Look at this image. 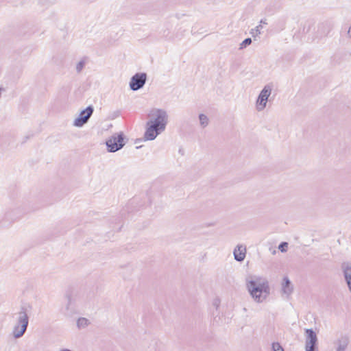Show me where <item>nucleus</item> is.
<instances>
[{
    "mask_svg": "<svg viewBox=\"0 0 351 351\" xmlns=\"http://www.w3.org/2000/svg\"><path fill=\"white\" fill-rule=\"evenodd\" d=\"M148 115L154 117L146 123L144 139L153 141L165 130L168 123V114L163 109L153 108Z\"/></svg>",
    "mask_w": 351,
    "mask_h": 351,
    "instance_id": "f257e3e1",
    "label": "nucleus"
},
{
    "mask_svg": "<svg viewBox=\"0 0 351 351\" xmlns=\"http://www.w3.org/2000/svg\"><path fill=\"white\" fill-rule=\"evenodd\" d=\"M246 282L247 290L256 302H263L270 295V287L267 279L254 276L250 280L246 279Z\"/></svg>",
    "mask_w": 351,
    "mask_h": 351,
    "instance_id": "f03ea898",
    "label": "nucleus"
},
{
    "mask_svg": "<svg viewBox=\"0 0 351 351\" xmlns=\"http://www.w3.org/2000/svg\"><path fill=\"white\" fill-rule=\"evenodd\" d=\"M125 139V136L122 132L114 134L106 141L107 151L114 153L120 150L126 143Z\"/></svg>",
    "mask_w": 351,
    "mask_h": 351,
    "instance_id": "7ed1b4c3",
    "label": "nucleus"
},
{
    "mask_svg": "<svg viewBox=\"0 0 351 351\" xmlns=\"http://www.w3.org/2000/svg\"><path fill=\"white\" fill-rule=\"evenodd\" d=\"M274 85L271 83L266 84L261 91L256 100V109L258 111L263 110L267 106L268 98L273 90Z\"/></svg>",
    "mask_w": 351,
    "mask_h": 351,
    "instance_id": "20e7f679",
    "label": "nucleus"
},
{
    "mask_svg": "<svg viewBox=\"0 0 351 351\" xmlns=\"http://www.w3.org/2000/svg\"><path fill=\"white\" fill-rule=\"evenodd\" d=\"M147 75L146 73H136L131 78L129 82L130 88L136 91L142 88L146 83Z\"/></svg>",
    "mask_w": 351,
    "mask_h": 351,
    "instance_id": "39448f33",
    "label": "nucleus"
},
{
    "mask_svg": "<svg viewBox=\"0 0 351 351\" xmlns=\"http://www.w3.org/2000/svg\"><path fill=\"white\" fill-rule=\"evenodd\" d=\"M93 112V106L92 105L88 106L80 112L78 117L74 120L73 125L77 128L82 127L88 121Z\"/></svg>",
    "mask_w": 351,
    "mask_h": 351,
    "instance_id": "423d86ee",
    "label": "nucleus"
},
{
    "mask_svg": "<svg viewBox=\"0 0 351 351\" xmlns=\"http://www.w3.org/2000/svg\"><path fill=\"white\" fill-rule=\"evenodd\" d=\"M306 339L305 342L306 351H315L317 349V337L315 332L311 328L305 330Z\"/></svg>",
    "mask_w": 351,
    "mask_h": 351,
    "instance_id": "0eeeda50",
    "label": "nucleus"
},
{
    "mask_svg": "<svg viewBox=\"0 0 351 351\" xmlns=\"http://www.w3.org/2000/svg\"><path fill=\"white\" fill-rule=\"evenodd\" d=\"M66 300V304L64 308L62 310V313L66 316H71L75 312V299L73 297L71 293H66L65 295Z\"/></svg>",
    "mask_w": 351,
    "mask_h": 351,
    "instance_id": "6e6552de",
    "label": "nucleus"
},
{
    "mask_svg": "<svg viewBox=\"0 0 351 351\" xmlns=\"http://www.w3.org/2000/svg\"><path fill=\"white\" fill-rule=\"evenodd\" d=\"M29 324V316L26 312V308L22 306L19 313V317L16 326H19L22 330L27 329Z\"/></svg>",
    "mask_w": 351,
    "mask_h": 351,
    "instance_id": "1a4fd4ad",
    "label": "nucleus"
},
{
    "mask_svg": "<svg viewBox=\"0 0 351 351\" xmlns=\"http://www.w3.org/2000/svg\"><path fill=\"white\" fill-rule=\"evenodd\" d=\"M335 351H346L349 344V338L347 336H341L334 343Z\"/></svg>",
    "mask_w": 351,
    "mask_h": 351,
    "instance_id": "9d476101",
    "label": "nucleus"
},
{
    "mask_svg": "<svg viewBox=\"0 0 351 351\" xmlns=\"http://www.w3.org/2000/svg\"><path fill=\"white\" fill-rule=\"evenodd\" d=\"M342 269L343 271L345 280L349 288V291L351 292V263H343Z\"/></svg>",
    "mask_w": 351,
    "mask_h": 351,
    "instance_id": "9b49d317",
    "label": "nucleus"
},
{
    "mask_svg": "<svg viewBox=\"0 0 351 351\" xmlns=\"http://www.w3.org/2000/svg\"><path fill=\"white\" fill-rule=\"evenodd\" d=\"M293 288L291 281L287 277H284L282 284V291L283 294L289 297L293 292Z\"/></svg>",
    "mask_w": 351,
    "mask_h": 351,
    "instance_id": "f8f14e48",
    "label": "nucleus"
},
{
    "mask_svg": "<svg viewBox=\"0 0 351 351\" xmlns=\"http://www.w3.org/2000/svg\"><path fill=\"white\" fill-rule=\"evenodd\" d=\"M220 303L221 301L219 298H214L213 301V306L215 308V312L214 311L213 314V315H215L214 322H216L217 324H219V322L220 320V317H218V315L217 314V313H218V308L220 306Z\"/></svg>",
    "mask_w": 351,
    "mask_h": 351,
    "instance_id": "ddd939ff",
    "label": "nucleus"
},
{
    "mask_svg": "<svg viewBox=\"0 0 351 351\" xmlns=\"http://www.w3.org/2000/svg\"><path fill=\"white\" fill-rule=\"evenodd\" d=\"M27 329H23L19 326H14L13 330H12V335L14 339H19L22 337L25 332H26Z\"/></svg>",
    "mask_w": 351,
    "mask_h": 351,
    "instance_id": "4468645a",
    "label": "nucleus"
},
{
    "mask_svg": "<svg viewBox=\"0 0 351 351\" xmlns=\"http://www.w3.org/2000/svg\"><path fill=\"white\" fill-rule=\"evenodd\" d=\"M90 324V322L85 317H80L77 320V326L79 329L84 328Z\"/></svg>",
    "mask_w": 351,
    "mask_h": 351,
    "instance_id": "2eb2a0df",
    "label": "nucleus"
},
{
    "mask_svg": "<svg viewBox=\"0 0 351 351\" xmlns=\"http://www.w3.org/2000/svg\"><path fill=\"white\" fill-rule=\"evenodd\" d=\"M234 259L241 262V244H238L233 252Z\"/></svg>",
    "mask_w": 351,
    "mask_h": 351,
    "instance_id": "dca6fc26",
    "label": "nucleus"
},
{
    "mask_svg": "<svg viewBox=\"0 0 351 351\" xmlns=\"http://www.w3.org/2000/svg\"><path fill=\"white\" fill-rule=\"evenodd\" d=\"M199 124L202 128H206L208 125L209 119L206 114L202 113L199 114Z\"/></svg>",
    "mask_w": 351,
    "mask_h": 351,
    "instance_id": "f3484780",
    "label": "nucleus"
},
{
    "mask_svg": "<svg viewBox=\"0 0 351 351\" xmlns=\"http://www.w3.org/2000/svg\"><path fill=\"white\" fill-rule=\"evenodd\" d=\"M85 64H86L85 60L84 59L81 60L76 65L77 73H80L84 68Z\"/></svg>",
    "mask_w": 351,
    "mask_h": 351,
    "instance_id": "a211bd4d",
    "label": "nucleus"
},
{
    "mask_svg": "<svg viewBox=\"0 0 351 351\" xmlns=\"http://www.w3.org/2000/svg\"><path fill=\"white\" fill-rule=\"evenodd\" d=\"M273 351H284V349L278 342H274L272 343Z\"/></svg>",
    "mask_w": 351,
    "mask_h": 351,
    "instance_id": "6ab92c4d",
    "label": "nucleus"
},
{
    "mask_svg": "<svg viewBox=\"0 0 351 351\" xmlns=\"http://www.w3.org/2000/svg\"><path fill=\"white\" fill-rule=\"evenodd\" d=\"M287 247H288V243L287 242H282L279 246H278V249L282 252H285L287 251Z\"/></svg>",
    "mask_w": 351,
    "mask_h": 351,
    "instance_id": "aec40b11",
    "label": "nucleus"
},
{
    "mask_svg": "<svg viewBox=\"0 0 351 351\" xmlns=\"http://www.w3.org/2000/svg\"><path fill=\"white\" fill-rule=\"evenodd\" d=\"M252 43V39L250 38H245L243 40V47H246L247 45Z\"/></svg>",
    "mask_w": 351,
    "mask_h": 351,
    "instance_id": "412c9836",
    "label": "nucleus"
},
{
    "mask_svg": "<svg viewBox=\"0 0 351 351\" xmlns=\"http://www.w3.org/2000/svg\"><path fill=\"white\" fill-rule=\"evenodd\" d=\"M5 217L6 218H11V213L10 212H7L5 213Z\"/></svg>",
    "mask_w": 351,
    "mask_h": 351,
    "instance_id": "4be33fe9",
    "label": "nucleus"
},
{
    "mask_svg": "<svg viewBox=\"0 0 351 351\" xmlns=\"http://www.w3.org/2000/svg\"><path fill=\"white\" fill-rule=\"evenodd\" d=\"M261 27V25H258V26H257V27H256V32H258V34H260V33H261V32H260V30H259V29H260Z\"/></svg>",
    "mask_w": 351,
    "mask_h": 351,
    "instance_id": "5701e85b",
    "label": "nucleus"
},
{
    "mask_svg": "<svg viewBox=\"0 0 351 351\" xmlns=\"http://www.w3.org/2000/svg\"><path fill=\"white\" fill-rule=\"evenodd\" d=\"M245 252H243V256H242V258H243V261L244 260L245 257V248L244 249Z\"/></svg>",
    "mask_w": 351,
    "mask_h": 351,
    "instance_id": "b1692460",
    "label": "nucleus"
},
{
    "mask_svg": "<svg viewBox=\"0 0 351 351\" xmlns=\"http://www.w3.org/2000/svg\"><path fill=\"white\" fill-rule=\"evenodd\" d=\"M261 23L267 24L266 20L265 19V20L262 19L261 21Z\"/></svg>",
    "mask_w": 351,
    "mask_h": 351,
    "instance_id": "393cba45",
    "label": "nucleus"
},
{
    "mask_svg": "<svg viewBox=\"0 0 351 351\" xmlns=\"http://www.w3.org/2000/svg\"><path fill=\"white\" fill-rule=\"evenodd\" d=\"M60 351H72L69 349H66V348H64V349H62Z\"/></svg>",
    "mask_w": 351,
    "mask_h": 351,
    "instance_id": "a878e982",
    "label": "nucleus"
},
{
    "mask_svg": "<svg viewBox=\"0 0 351 351\" xmlns=\"http://www.w3.org/2000/svg\"><path fill=\"white\" fill-rule=\"evenodd\" d=\"M239 49H241V43L239 44Z\"/></svg>",
    "mask_w": 351,
    "mask_h": 351,
    "instance_id": "bb28decb",
    "label": "nucleus"
}]
</instances>
